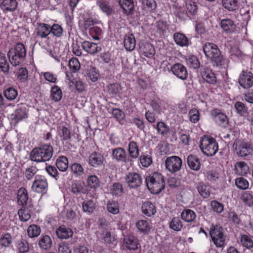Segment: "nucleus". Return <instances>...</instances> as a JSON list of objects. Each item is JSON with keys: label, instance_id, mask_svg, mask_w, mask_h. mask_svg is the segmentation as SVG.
<instances>
[{"label": "nucleus", "instance_id": "nucleus-1", "mask_svg": "<svg viewBox=\"0 0 253 253\" xmlns=\"http://www.w3.org/2000/svg\"><path fill=\"white\" fill-rule=\"evenodd\" d=\"M203 48L206 57L211 61L213 67L224 68L228 67L229 60L224 57L216 44L206 42Z\"/></svg>", "mask_w": 253, "mask_h": 253}, {"label": "nucleus", "instance_id": "nucleus-2", "mask_svg": "<svg viewBox=\"0 0 253 253\" xmlns=\"http://www.w3.org/2000/svg\"><path fill=\"white\" fill-rule=\"evenodd\" d=\"M52 155V146L50 144H42L31 151L30 158L37 163L44 162L50 160Z\"/></svg>", "mask_w": 253, "mask_h": 253}, {"label": "nucleus", "instance_id": "nucleus-3", "mask_svg": "<svg viewBox=\"0 0 253 253\" xmlns=\"http://www.w3.org/2000/svg\"><path fill=\"white\" fill-rule=\"evenodd\" d=\"M145 182L148 189L153 194L160 193L165 187L164 176L160 172H155L147 176Z\"/></svg>", "mask_w": 253, "mask_h": 253}, {"label": "nucleus", "instance_id": "nucleus-4", "mask_svg": "<svg viewBox=\"0 0 253 253\" xmlns=\"http://www.w3.org/2000/svg\"><path fill=\"white\" fill-rule=\"evenodd\" d=\"M26 55V50L25 46L20 42L17 43L11 47L7 53L9 61L14 66L21 64L25 60Z\"/></svg>", "mask_w": 253, "mask_h": 253}, {"label": "nucleus", "instance_id": "nucleus-5", "mask_svg": "<svg viewBox=\"0 0 253 253\" xmlns=\"http://www.w3.org/2000/svg\"><path fill=\"white\" fill-rule=\"evenodd\" d=\"M200 147L203 153L208 156H214L218 150L215 138L204 136L200 141Z\"/></svg>", "mask_w": 253, "mask_h": 253}, {"label": "nucleus", "instance_id": "nucleus-6", "mask_svg": "<svg viewBox=\"0 0 253 253\" xmlns=\"http://www.w3.org/2000/svg\"><path fill=\"white\" fill-rule=\"evenodd\" d=\"M223 228L219 225L212 224L210 229V235L217 248L223 247L225 245L226 236L223 234Z\"/></svg>", "mask_w": 253, "mask_h": 253}, {"label": "nucleus", "instance_id": "nucleus-7", "mask_svg": "<svg viewBox=\"0 0 253 253\" xmlns=\"http://www.w3.org/2000/svg\"><path fill=\"white\" fill-rule=\"evenodd\" d=\"M125 182L131 189H136L140 187L143 183L142 175L136 172H129L126 174Z\"/></svg>", "mask_w": 253, "mask_h": 253}, {"label": "nucleus", "instance_id": "nucleus-8", "mask_svg": "<svg viewBox=\"0 0 253 253\" xmlns=\"http://www.w3.org/2000/svg\"><path fill=\"white\" fill-rule=\"evenodd\" d=\"M166 169L170 173H174L179 171L182 166V159L178 156L168 157L165 160Z\"/></svg>", "mask_w": 253, "mask_h": 253}, {"label": "nucleus", "instance_id": "nucleus-9", "mask_svg": "<svg viewBox=\"0 0 253 253\" xmlns=\"http://www.w3.org/2000/svg\"><path fill=\"white\" fill-rule=\"evenodd\" d=\"M112 157L118 162L124 163L131 166L133 161L128 156L126 150L122 147H117L112 150Z\"/></svg>", "mask_w": 253, "mask_h": 253}, {"label": "nucleus", "instance_id": "nucleus-10", "mask_svg": "<svg viewBox=\"0 0 253 253\" xmlns=\"http://www.w3.org/2000/svg\"><path fill=\"white\" fill-rule=\"evenodd\" d=\"M32 189L37 193H45L48 189V183L45 176L42 175H36Z\"/></svg>", "mask_w": 253, "mask_h": 253}, {"label": "nucleus", "instance_id": "nucleus-11", "mask_svg": "<svg viewBox=\"0 0 253 253\" xmlns=\"http://www.w3.org/2000/svg\"><path fill=\"white\" fill-rule=\"evenodd\" d=\"M210 115L216 124L222 127H226L228 125V119L226 115L220 109L214 108L210 112Z\"/></svg>", "mask_w": 253, "mask_h": 253}, {"label": "nucleus", "instance_id": "nucleus-12", "mask_svg": "<svg viewBox=\"0 0 253 253\" xmlns=\"http://www.w3.org/2000/svg\"><path fill=\"white\" fill-rule=\"evenodd\" d=\"M28 117V113L25 107H18L14 113L8 117L11 125L16 126L19 122Z\"/></svg>", "mask_w": 253, "mask_h": 253}, {"label": "nucleus", "instance_id": "nucleus-13", "mask_svg": "<svg viewBox=\"0 0 253 253\" xmlns=\"http://www.w3.org/2000/svg\"><path fill=\"white\" fill-rule=\"evenodd\" d=\"M235 146V149L238 155L241 157H246L252 153L253 150L251 145L244 141L234 142L233 147Z\"/></svg>", "mask_w": 253, "mask_h": 253}, {"label": "nucleus", "instance_id": "nucleus-14", "mask_svg": "<svg viewBox=\"0 0 253 253\" xmlns=\"http://www.w3.org/2000/svg\"><path fill=\"white\" fill-rule=\"evenodd\" d=\"M105 161L104 156L100 153L93 152L88 157V165L93 168H98L102 166Z\"/></svg>", "mask_w": 253, "mask_h": 253}, {"label": "nucleus", "instance_id": "nucleus-15", "mask_svg": "<svg viewBox=\"0 0 253 253\" xmlns=\"http://www.w3.org/2000/svg\"><path fill=\"white\" fill-rule=\"evenodd\" d=\"M123 13L126 15H131L134 11L133 0H117Z\"/></svg>", "mask_w": 253, "mask_h": 253}, {"label": "nucleus", "instance_id": "nucleus-16", "mask_svg": "<svg viewBox=\"0 0 253 253\" xmlns=\"http://www.w3.org/2000/svg\"><path fill=\"white\" fill-rule=\"evenodd\" d=\"M172 72L180 79H186L188 73L185 67L180 63L174 64L171 68Z\"/></svg>", "mask_w": 253, "mask_h": 253}, {"label": "nucleus", "instance_id": "nucleus-17", "mask_svg": "<svg viewBox=\"0 0 253 253\" xmlns=\"http://www.w3.org/2000/svg\"><path fill=\"white\" fill-rule=\"evenodd\" d=\"M139 52L147 57H152L155 53L153 46L147 42H142L139 44Z\"/></svg>", "mask_w": 253, "mask_h": 253}, {"label": "nucleus", "instance_id": "nucleus-18", "mask_svg": "<svg viewBox=\"0 0 253 253\" xmlns=\"http://www.w3.org/2000/svg\"><path fill=\"white\" fill-rule=\"evenodd\" d=\"M57 237L61 239H68L73 235V230L65 225L60 226L56 231Z\"/></svg>", "mask_w": 253, "mask_h": 253}, {"label": "nucleus", "instance_id": "nucleus-19", "mask_svg": "<svg viewBox=\"0 0 253 253\" xmlns=\"http://www.w3.org/2000/svg\"><path fill=\"white\" fill-rule=\"evenodd\" d=\"M124 243L125 247L130 250H136L139 246L138 240L131 235H127L124 237Z\"/></svg>", "mask_w": 253, "mask_h": 253}, {"label": "nucleus", "instance_id": "nucleus-20", "mask_svg": "<svg viewBox=\"0 0 253 253\" xmlns=\"http://www.w3.org/2000/svg\"><path fill=\"white\" fill-rule=\"evenodd\" d=\"M186 162L189 168L194 171H198L201 168V163L199 158L190 154L186 158Z\"/></svg>", "mask_w": 253, "mask_h": 253}, {"label": "nucleus", "instance_id": "nucleus-21", "mask_svg": "<svg viewBox=\"0 0 253 253\" xmlns=\"http://www.w3.org/2000/svg\"><path fill=\"white\" fill-rule=\"evenodd\" d=\"M0 6L4 12H13L17 7L16 0H1Z\"/></svg>", "mask_w": 253, "mask_h": 253}, {"label": "nucleus", "instance_id": "nucleus-22", "mask_svg": "<svg viewBox=\"0 0 253 253\" xmlns=\"http://www.w3.org/2000/svg\"><path fill=\"white\" fill-rule=\"evenodd\" d=\"M83 48L87 53L90 54H94L100 51L101 48L100 46L94 42L88 41H84L82 43Z\"/></svg>", "mask_w": 253, "mask_h": 253}, {"label": "nucleus", "instance_id": "nucleus-23", "mask_svg": "<svg viewBox=\"0 0 253 253\" xmlns=\"http://www.w3.org/2000/svg\"><path fill=\"white\" fill-rule=\"evenodd\" d=\"M50 26L45 23H39L36 29V35L41 38H46L50 34Z\"/></svg>", "mask_w": 253, "mask_h": 253}, {"label": "nucleus", "instance_id": "nucleus-24", "mask_svg": "<svg viewBox=\"0 0 253 253\" xmlns=\"http://www.w3.org/2000/svg\"><path fill=\"white\" fill-rule=\"evenodd\" d=\"M173 38L175 42L181 47L188 46L191 43V42L188 40L186 36L180 33L177 32L174 33L173 35Z\"/></svg>", "mask_w": 253, "mask_h": 253}, {"label": "nucleus", "instance_id": "nucleus-25", "mask_svg": "<svg viewBox=\"0 0 253 253\" xmlns=\"http://www.w3.org/2000/svg\"><path fill=\"white\" fill-rule=\"evenodd\" d=\"M141 211L144 214L150 217L156 213V210L155 206L152 203L145 201L142 205Z\"/></svg>", "mask_w": 253, "mask_h": 253}, {"label": "nucleus", "instance_id": "nucleus-26", "mask_svg": "<svg viewBox=\"0 0 253 253\" xmlns=\"http://www.w3.org/2000/svg\"><path fill=\"white\" fill-rule=\"evenodd\" d=\"M220 25L222 29L227 33H233L235 31L236 26L234 21L231 19H224L221 20Z\"/></svg>", "mask_w": 253, "mask_h": 253}, {"label": "nucleus", "instance_id": "nucleus-27", "mask_svg": "<svg viewBox=\"0 0 253 253\" xmlns=\"http://www.w3.org/2000/svg\"><path fill=\"white\" fill-rule=\"evenodd\" d=\"M124 45L127 51H131L134 50L136 45V41L132 34L126 35L124 40Z\"/></svg>", "mask_w": 253, "mask_h": 253}, {"label": "nucleus", "instance_id": "nucleus-28", "mask_svg": "<svg viewBox=\"0 0 253 253\" xmlns=\"http://www.w3.org/2000/svg\"><path fill=\"white\" fill-rule=\"evenodd\" d=\"M127 151L129 155L128 156L131 159H136L139 156V150L137 143L133 141H130L128 143Z\"/></svg>", "mask_w": 253, "mask_h": 253}, {"label": "nucleus", "instance_id": "nucleus-29", "mask_svg": "<svg viewBox=\"0 0 253 253\" xmlns=\"http://www.w3.org/2000/svg\"><path fill=\"white\" fill-rule=\"evenodd\" d=\"M96 4L107 15H110L113 12V9L110 2L106 0H97Z\"/></svg>", "mask_w": 253, "mask_h": 253}, {"label": "nucleus", "instance_id": "nucleus-30", "mask_svg": "<svg viewBox=\"0 0 253 253\" xmlns=\"http://www.w3.org/2000/svg\"><path fill=\"white\" fill-rule=\"evenodd\" d=\"M29 196L27 190L24 188H20L17 192V202L22 207L27 205Z\"/></svg>", "mask_w": 253, "mask_h": 253}, {"label": "nucleus", "instance_id": "nucleus-31", "mask_svg": "<svg viewBox=\"0 0 253 253\" xmlns=\"http://www.w3.org/2000/svg\"><path fill=\"white\" fill-rule=\"evenodd\" d=\"M68 84L71 89H75L79 93L84 91L86 86L82 80H70Z\"/></svg>", "mask_w": 253, "mask_h": 253}, {"label": "nucleus", "instance_id": "nucleus-32", "mask_svg": "<svg viewBox=\"0 0 253 253\" xmlns=\"http://www.w3.org/2000/svg\"><path fill=\"white\" fill-rule=\"evenodd\" d=\"M185 59L186 64L190 68L197 69L200 67V62L197 56L189 55L186 57Z\"/></svg>", "mask_w": 253, "mask_h": 253}, {"label": "nucleus", "instance_id": "nucleus-33", "mask_svg": "<svg viewBox=\"0 0 253 253\" xmlns=\"http://www.w3.org/2000/svg\"><path fill=\"white\" fill-rule=\"evenodd\" d=\"M84 77L89 79H98L101 78L98 70L93 67L86 69L84 71Z\"/></svg>", "mask_w": 253, "mask_h": 253}, {"label": "nucleus", "instance_id": "nucleus-34", "mask_svg": "<svg viewBox=\"0 0 253 253\" xmlns=\"http://www.w3.org/2000/svg\"><path fill=\"white\" fill-rule=\"evenodd\" d=\"M155 127L158 133L162 136H167L170 133V127L163 122L160 121L157 122V125Z\"/></svg>", "mask_w": 253, "mask_h": 253}, {"label": "nucleus", "instance_id": "nucleus-35", "mask_svg": "<svg viewBox=\"0 0 253 253\" xmlns=\"http://www.w3.org/2000/svg\"><path fill=\"white\" fill-rule=\"evenodd\" d=\"M56 166L61 171H65L68 168V160L64 156H60L57 158L56 162Z\"/></svg>", "mask_w": 253, "mask_h": 253}, {"label": "nucleus", "instance_id": "nucleus-36", "mask_svg": "<svg viewBox=\"0 0 253 253\" xmlns=\"http://www.w3.org/2000/svg\"><path fill=\"white\" fill-rule=\"evenodd\" d=\"M181 217L186 222H191L195 220L196 215L193 211L190 209H185L181 212Z\"/></svg>", "mask_w": 253, "mask_h": 253}, {"label": "nucleus", "instance_id": "nucleus-37", "mask_svg": "<svg viewBox=\"0 0 253 253\" xmlns=\"http://www.w3.org/2000/svg\"><path fill=\"white\" fill-rule=\"evenodd\" d=\"M136 226L138 230L144 234H147L151 230L150 224L146 220H138L136 223Z\"/></svg>", "mask_w": 253, "mask_h": 253}, {"label": "nucleus", "instance_id": "nucleus-38", "mask_svg": "<svg viewBox=\"0 0 253 253\" xmlns=\"http://www.w3.org/2000/svg\"><path fill=\"white\" fill-rule=\"evenodd\" d=\"M221 1L222 6L229 11H234L238 8V0H222Z\"/></svg>", "mask_w": 253, "mask_h": 253}, {"label": "nucleus", "instance_id": "nucleus-39", "mask_svg": "<svg viewBox=\"0 0 253 253\" xmlns=\"http://www.w3.org/2000/svg\"><path fill=\"white\" fill-rule=\"evenodd\" d=\"M52 240L48 235H43L39 241V246L42 250H47L50 248Z\"/></svg>", "mask_w": 253, "mask_h": 253}, {"label": "nucleus", "instance_id": "nucleus-40", "mask_svg": "<svg viewBox=\"0 0 253 253\" xmlns=\"http://www.w3.org/2000/svg\"><path fill=\"white\" fill-rule=\"evenodd\" d=\"M199 194L203 198H208L210 195V190L208 186L203 182H200L197 186Z\"/></svg>", "mask_w": 253, "mask_h": 253}, {"label": "nucleus", "instance_id": "nucleus-41", "mask_svg": "<svg viewBox=\"0 0 253 253\" xmlns=\"http://www.w3.org/2000/svg\"><path fill=\"white\" fill-rule=\"evenodd\" d=\"M95 208V204L92 200L85 201L82 203L83 211L89 214L93 212Z\"/></svg>", "mask_w": 253, "mask_h": 253}, {"label": "nucleus", "instance_id": "nucleus-42", "mask_svg": "<svg viewBox=\"0 0 253 253\" xmlns=\"http://www.w3.org/2000/svg\"><path fill=\"white\" fill-rule=\"evenodd\" d=\"M235 169L241 175H245L249 172V167L245 162H237L235 165Z\"/></svg>", "mask_w": 253, "mask_h": 253}, {"label": "nucleus", "instance_id": "nucleus-43", "mask_svg": "<svg viewBox=\"0 0 253 253\" xmlns=\"http://www.w3.org/2000/svg\"><path fill=\"white\" fill-rule=\"evenodd\" d=\"M50 92V98L55 102H58L61 99L62 97V91L58 86L55 85L52 87Z\"/></svg>", "mask_w": 253, "mask_h": 253}, {"label": "nucleus", "instance_id": "nucleus-44", "mask_svg": "<svg viewBox=\"0 0 253 253\" xmlns=\"http://www.w3.org/2000/svg\"><path fill=\"white\" fill-rule=\"evenodd\" d=\"M123 191V185L119 182L114 183L110 186V193L115 196H120Z\"/></svg>", "mask_w": 253, "mask_h": 253}, {"label": "nucleus", "instance_id": "nucleus-45", "mask_svg": "<svg viewBox=\"0 0 253 253\" xmlns=\"http://www.w3.org/2000/svg\"><path fill=\"white\" fill-rule=\"evenodd\" d=\"M18 214L19 216L20 219L22 221L26 222L31 218V211L28 208H26L25 206L23 207L18 211Z\"/></svg>", "mask_w": 253, "mask_h": 253}, {"label": "nucleus", "instance_id": "nucleus-46", "mask_svg": "<svg viewBox=\"0 0 253 253\" xmlns=\"http://www.w3.org/2000/svg\"><path fill=\"white\" fill-rule=\"evenodd\" d=\"M70 168L72 173L76 177L81 176L84 173V169L79 163H75L72 164Z\"/></svg>", "mask_w": 253, "mask_h": 253}, {"label": "nucleus", "instance_id": "nucleus-47", "mask_svg": "<svg viewBox=\"0 0 253 253\" xmlns=\"http://www.w3.org/2000/svg\"><path fill=\"white\" fill-rule=\"evenodd\" d=\"M240 199L244 203L249 206H253V195L249 191L243 192L240 197Z\"/></svg>", "mask_w": 253, "mask_h": 253}, {"label": "nucleus", "instance_id": "nucleus-48", "mask_svg": "<svg viewBox=\"0 0 253 253\" xmlns=\"http://www.w3.org/2000/svg\"><path fill=\"white\" fill-rule=\"evenodd\" d=\"M240 135L239 130L237 128H233L230 129L229 133L225 134L224 136L225 139H228L230 140H234V142H238V138Z\"/></svg>", "mask_w": 253, "mask_h": 253}, {"label": "nucleus", "instance_id": "nucleus-49", "mask_svg": "<svg viewBox=\"0 0 253 253\" xmlns=\"http://www.w3.org/2000/svg\"><path fill=\"white\" fill-rule=\"evenodd\" d=\"M41 228L35 224L30 225L27 229L28 235L30 238L38 237L41 233Z\"/></svg>", "mask_w": 253, "mask_h": 253}, {"label": "nucleus", "instance_id": "nucleus-50", "mask_svg": "<svg viewBox=\"0 0 253 253\" xmlns=\"http://www.w3.org/2000/svg\"><path fill=\"white\" fill-rule=\"evenodd\" d=\"M87 186L93 189H96L99 186V180L95 175H91L87 179Z\"/></svg>", "mask_w": 253, "mask_h": 253}, {"label": "nucleus", "instance_id": "nucleus-51", "mask_svg": "<svg viewBox=\"0 0 253 253\" xmlns=\"http://www.w3.org/2000/svg\"><path fill=\"white\" fill-rule=\"evenodd\" d=\"M144 9L149 10H155L157 7V4L155 0H139Z\"/></svg>", "mask_w": 253, "mask_h": 253}, {"label": "nucleus", "instance_id": "nucleus-52", "mask_svg": "<svg viewBox=\"0 0 253 253\" xmlns=\"http://www.w3.org/2000/svg\"><path fill=\"white\" fill-rule=\"evenodd\" d=\"M60 131L61 140L63 142H69L71 139L70 130L67 127L63 126L61 128Z\"/></svg>", "mask_w": 253, "mask_h": 253}, {"label": "nucleus", "instance_id": "nucleus-53", "mask_svg": "<svg viewBox=\"0 0 253 253\" xmlns=\"http://www.w3.org/2000/svg\"><path fill=\"white\" fill-rule=\"evenodd\" d=\"M234 107L237 113L241 116H244L248 113V108L241 102H236Z\"/></svg>", "mask_w": 253, "mask_h": 253}, {"label": "nucleus", "instance_id": "nucleus-54", "mask_svg": "<svg viewBox=\"0 0 253 253\" xmlns=\"http://www.w3.org/2000/svg\"><path fill=\"white\" fill-rule=\"evenodd\" d=\"M108 211L113 214L119 213L120 209L118 203L116 201L109 202L107 205Z\"/></svg>", "mask_w": 253, "mask_h": 253}, {"label": "nucleus", "instance_id": "nucleus-55", "mask_svg": "<svg viewBox=\"0 0 253 253\" xmlns=\"http://www.w3.org/2000/svg\"><path fill=\"white\" fill-rule=\"evenodd\" d=\"M68 66L72 73H76L80 68V63L76 57H73L69 60Z\"/></svg>", "mask_w": 253, "mask_h": 253}, {"label": "nucleus", "instance_id": "nucleus-56", "mask_svg": "<svg viewBox=\"0 0 253 253\" xmlns=\"http://www.w3.org/2000/svg\"><path fill=\"white\" fill-rule=\"evenodd\" d=\"M182 222L178 217H173L169 224V227L176 231H180L182 228Z\"/></svg>", "mask_w": 253, "mask_h": 253}, {"label": "nucleus", "instance_id": "nucleus-57", "mask_svg": "<svg viewBox=\"0 0 253 253\" xmlns=\"http://www.w3.org/2000/svg\"><path fill=\"white\" fill-rule=\"evenodd\" d=\"M17 247L20 253H26L29 250V244L24 240H20L17 241Z\"/></svg>", "mask_w": 253, "mask_h": 253}, {"label": "nucleus", "instance_id": "nucleus-58", "mask_svg": "<svg viewBox=\"0 0 253 253\" xmlns=\"http://www.w3.org/2000/svg\"><path fill=\"white\" fill-rule=\"evenodd\" d=\"M241 243L244 247L248 249H250L253 247V240L250 237L246 235H243L241 236Z\"/></svg>", "mask_w": 253, "mask_h": 253}, {"label": "nucleus", "instance_id": "nucleus-59", "mask_svg": "<svg viewBox=\"0 0 253 253\" xmlns=\"http://www.w3.org/2000/svg\"><path fill=\"white\" fill-rule=\"evenodd\" d=\"M0 68L4 73H7L9 70V64L4 54L0 52Z\"/></svg>", "mask_w": 253, "mask_h": 253}, {"label": "nucleus", "instance_id": "nucleus-60", "mask_svg": "<svg viewBox=\"0 0 253 253\" xmlns=\"http://www.w3.org/2000/svg\"><path fill=\"white\" fill-rule=\"evenodd\" d=\"M5 97L9 100L15 99L17 96V91L13 87H9L4 91Z\"/></svg>", "mask_w": 253, "mask_h": 253}, {"label": "nucleus", "instance_id": "nucleus-61", "mask_svg": "<svg viewBox=\"0 0 253 253\" xmlns=\"http://www.w3.org/2000/svg\"><path fill=\"white\" fill-rule=\"evenodd\" d=\"M50 33H52L53 36L57 37H60L63 33L62 27L57 24H54L52 26H50Z\"/></svg>", "mask_w": 253, "mask_h": 253}, {"label": "nucleus", "instance_id": "nucleus-62", "mask_svg": "<svg viewBox=\"0 0 253 253\" xmlns=\"http://www.w3.org/2000/svg\"><path fill=\"white\" fill-rule=\"evenodd\" d=\"M89 33L93 39L99 40L100 39L99 36L102 35V31L101 28L96 26L89 28Z\"/></svg>", "mask_w": 253, "mask_h": 253}, {"label": "nucleus", "instance_id": "nucleus-63", "mask_svg": "<svg viewBox=\"0 0 253 253\" xmlns=\"http://www.w3.org/2000/svg\"><path fill=\"white\" fill-rule=\"evenodd\" d=\"M235 184L240 189L245 190L249 187L248 181L243 177H239L236 179Z\"/></svg>", "mask_w": 253, "mask_h": 253}, {"label": "nucleus", "instance_id": "nucleus-64", "mask_svg": "<svg viewBox=\"0 0 253 253\" xmlns=\"http://www.w3.org/2000/svg\"><path fill=\"white\" fill-rule=\"evenodd\" d=\"M187 14L190 18H193V16L197 12V5L194 2H190L186 4Z\"/></svg>", "mask_w": 253, "mask_h": 253}]
</instances>
